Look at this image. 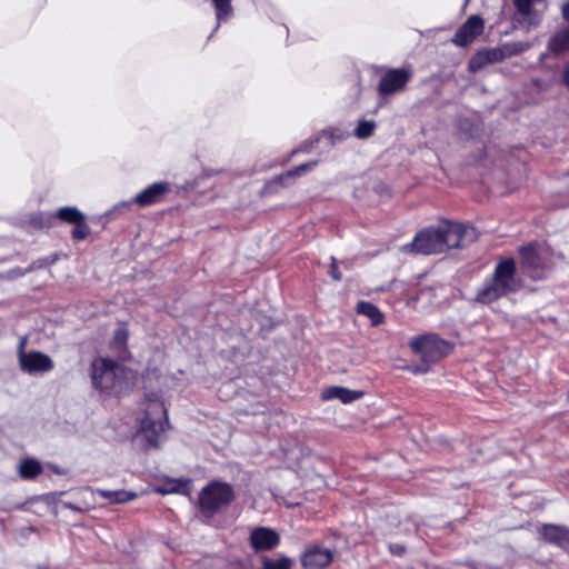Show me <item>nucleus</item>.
Here are the masks:
<instances>
[{
	"label": "nucleus",
	"instance_id": "aec40b11",
	"mask_svg": "<svg viewBox=\"0 0 569 569\" xmlns=\"http://www.w3.org/2000/svg\"><path fill=\"white\" fill-rule=\"evenodd\" d=\"M18 471L21 478L33 479L41 473L42 467L40 462L34 459H24L20 462Z\"/></svg>",
	"mask_w": 569,
	"mask_h": 569
},
{
	"label": "nucleus",
	"instance_id": "473e14b6",
	"mask_svg": "<svg viewBox=\"0 0 569 569\" xmlns=\"http://www.w3.org/2000/svg\"><path fill=\"white\" fill-rule=\"evenodd\" d=\"M562 80H563L565 86L569 90V63L565 67Z\"/></svg>",
	"mask_w": 569,
	"mask_h": 569
},
{
	"label": "nucleus",
	"instance_id": "20e7f679",
	"mask_svg": "<svg viewBox=\"0 0 569 569\" xmlns=\"http://www.w3.org/2000/svg\"><path fill=\"white\" fill-rule=\"evenodd\" d=\"M520 262L523 270L536 280L546 278L547 272L553 267V251L545 242H535L518 248Z\"/></svg>",
	"mask_w": 569,
	"mask_h": 569
},
{
	"label": "nucleus",
	"instance_id": "72a5a7b5",
	"mask_svg": "<svg viewBox=\"0 0 569 569\" xmlns=\"http://www.w3.org/2000/svg\"><path fill=\"white\" fill-rule=\"evenodd\" d=\"M390 551L392 553L401 555L403 551V548L399 545L390 546Z\"/></svg>",
	"mask_w": 569,
	"mask_h": 569
},
{
	"label": "nucleus",
	"instance_id": "412c9836",
	"mask_svg": "<svg viewBox=\"0 0 569 569\" xmlns=\"http://www.w3.org/2000/svg\"><path fill=\"white\" fill-rule=\"evenodd\" d=\"M57 216L59 219L74 224L84 220L83 213L74 207L60 208Z\"/></svg>",
	"mask_w": 569,
	"mask_h": 569
},
{
	"label": "nucleus",
	"instance_id": "dca6fc26",
	"mask_svg": "<svg viewBox=\"0 0 569 569\" xmlns=\"http://www.w3.org/2000/svg\"><path fill=\"white\" fill-rule=\"evenodd\" d=\"M361 391L350 390L345 387L333 386L322 391L321 398L323 400L339 399L342 403H350L362 397Z\"/></svg>",
	"mask_w": 569,
	"mask_h": 569
},
{
	"label": "nucleus",
	"instance_id": "a878e982",
	"mask_svg": "<svg viewBox=\"0 0 569 569\" xmlns=\"http://www.w3.org/2000/svg\"><path fill=\"white\" fill-rule=\"evenodd\" d=\"M89 234V227L84 221L76 223V228L72 231V236L77 240H82Z\"/></svg>",
	"mask_w": 569,
	"mask_h": 569
},
{
	"label": "nucleus",
	"instance_id": "a211bd4d",
	"mask_svg": "<svg viewBox=\"0 0 569 569\" xmlns=\"http://www.w3.org/2000/svg\"><path fill=\"white\" fill-rule=\"evenodd\" d=\"M357 312L367 317L372 326H379L385 321L383 313L371 302L360 301L357 306Z\"/></svg>",
	"mask_w": 569,
	"mask_h": 569
},
{
	"label": "nucleus",
	"instance_id": "2eb2a0df",
	"mask_svg": "<svg viewBox=\"0 0 569 569\" xmlns=\"http://www.w3.org/2000/svg\"><path fill=\"white\" fill-rule=\"evenodd\" d=\"M169 191L170 184L168 182H156L138 193L132 201L140 207H149L160 202Z\"/></svg>",
	"mask_w": 569,
	"mask_h": 569
},
{
	"label": "nucleus",
	"instance_id": "f3484780",
	"mask_svg": "<svg viewBox=\"0 0 569 569\" xmlns=\"http://www.w3.org/2000/svg\"><path fill=\"white\" fill-rule=\"evenodd\" d=\"M94 492L111 503H124L137 498V493L128 490H103L96 489Z\"/></svg>",
	"mask_w": 569,
	"mask_h": 569
},
{
	"label": "nucleus",
	"instance_id": "2f4dec72",
	"mask_svg": "<svg viewBox=\"0 0 569 569\" xmlns=\"http://www.w3.org/2000/svg\"><path fill=\"white\" fill-rule=\"evenodd\" d=\"M562 17L566 21H569V1H566L561 6Z\"/></svg>",
	"mask_w": 569,
	"mask_h": 569
},
{
	"label": "nucleus",
	"instance_id": "c9c22d12",
	"mask_svg": "<svg viewBox=\"0 0 569 569\" xmlns=\"http://www.w3.org/2000/svg\"><path fill=\"white\" fill-rule=\"evenodd\" d=\"M66 507L70 508V509H76V507H73L72 505L70 503H66Z\"/></svg>",
	"mask_w": 569,
	"mask_h": 569
},
{
	"label": "nucleus",
	"instance_id": "bb28decb",
	"mask_svg": "<svg viewBox=\"0 0 569 569\" xmlns=\"http://www.w3.org/2000/svg\"><path fill=\"white\" fill-rule=\"evenodd\" d=\"M127 340H128L127 329L126 328L117 329L114 337H113V343L117 347L122 348L127 343Z\"/></svg>",
	"mask_w": 569,
	"mask_h": 569
},
{
	"label": "nucleus",
	"instance_id": "cd10ccee",
	"mask_svg": "<svg viewBox=\"0 0 569 569\" xmlns=\"http://www.w3.org/2000/svg\"><path fill=\"white\" fill-rule=\"evenodd\" d=\"M27 343H28V337L27 336L20 337L18 347H17L18 360L22 358V355H27L29 352V351H26Z\"/></svg>",
	"mask_w": 569,
	"mask_h": 569
},
{
	"label": "nucleus",
	"instance_id": "4be33fe9",
	"mask_svg": "<svg viewBox=\"0 0 569 569\" xmlns=\"http://www.w3.org/2000/svg\"><path fill=\"white\" fill-rule=\"evenodd\" d=\"M218 22L228 20L232 14L231 0H212Z\"/></svg>",
	"mask_w": 569,
	"mask_h": 569
},
{
	"label": "nucleus",
	"instance_id": "ddd939ff",
	"mask_svg": "<svg viewBox=\"0 0 569 569\" xmlns=\"http://www.w3.org/2000/svg\"><path fill=\"white\" fill-rule=\"evenodd\" d=\"M545 542L569 552V529L565 526L546 523L539 530Z\"/></svg>",
	"mask_w": 569,
	"mask_h": 569
},
{
	"label": "nucleus",
	"instance_id": "b1692460",
	"mask_svg": "<svg viewBox=\"0 0 569 569\" xmlns=\"http://www.w3.org/2000/svg\"><path fill=\"white\" fill-rule=\"evenodd\" d=\"M376 128V122L372 120H362L355 129V136L359 139H366L372 136Z\"/></svg>",
	"mask_w": 569,
	"mask_h": 569
},
{
	"label": "nucleus",
	"instance_id": "423d86ee",
	"mask_svg": "<svg viewBox=\"0 0 569 569\" xmlns=\"http://www.w3.org/2000/svg\"><path fill=\"white\" fill-rule=\"evenodd\" d=\"M409 345L425 362H436L451 351V345L433 333L413 337Z\"/></svg>",
	"mask_w": 569,
	"mask_h": 569
},
{
	"label": "nucleus",
	"instance_id": "c756f323",
	"mask_svg": "<svg viewBox=\"0 0 569 569\" xmlns=\"http://www.w3.org/2000/svg\"><path fill=\"white\" fill-rule=\"evenodd\" d=\"M54 261H56L54 258L53 259L44 258V259H41V260H38L37 262H34L33 266L31 267V269L42 268L44 266L52 264Z\"/></svg>",
	"mask_w": 569,
	"mask_h": 569
},
{
	"label": "nucleus",
	"instance_id": "9b49d317",
	"mask_svg": "<svg viewBox=\"0 0 569 569\" xmlns=\"http://www.w3.org/2000/svg\"><path fill=\"white\" fill-rule=\"evenodd\" d=\"M18 362L20 369L30 375L43 373L53 369L52 359L48 355L34 350L22 355Z\"/></svg>",
	"mask_w": 569,
	"mask_h": 569
},
{
	"label": "nucleus",
	"instance_id": "5701e85b",
	"mask_svg": "<svg viewBox=\"0 0 569 569\" xmlns=\"http://www.w3.org/2000/svg\"><path fill=\"white\" fill-rule=\"evenodd\" d=\"M292 560L288 557H281L272 560L264 558L262 561V569H291Z\"/></svg>",
	"mask_w": 569,
	"mask_h": 569
},
{
	"label": "nucleus",
	"instance_id": "f8f14e48",
	"mask_svg": "<svg viewBox=\"0 0 569 569\" xmlns=\"http://www.w3.org/2000/svg\"><path fill=\"white\" fill-rule=\"evenodd\" d=\"M332 551L320 545L308 546L302 553L301 563L305 569H322L331 563Z\"/></svg>",
	"mask_w": 569,
	"mask_h": 569
},
{
	"label": "nucleus",
	"instance_id": "0eeeda50",
	"mask_svg": "<svg viewBox=\"0 0 569 569\" xmlns=\"http://www.w3.org/2000/svg\"><path fill=\"white\" fill-rule=\"evenodd\" d=\"M234 497L229 483L213 481L200 492V506L204 512L214 513L221 507L229 505Z\"/></svg>",
	"mask_w": 569,
	"mask_h": 569
},
{
	"label": "nucleus",
	"instance_id": "6ab92c4d",
	"mask_svg": "<svg viewBox=\"0 0 569 569\" xmlns=\"http://www.w3.org/2000/svg\"><path fill=\"white\" fill-rule=\"evenodd\" d=\"M549 49L553 53H561L569 49V28L558 31L549 40Z\"/></svg>",
	"mask_w": 569,
	"mask_h": 569
},
{
	"label": "nucleus",
	"instance_id": "6e6552de",
	"mask_svg": "<svg viewBox=\"0 0 569 569\" xmlns=\"http://www.w3.org/2000/svg\"><path fill=\"white\" fill-rule=\"evenodd\" d=\"M528 48L527 44L523 43H512L505 44L501 48H491L479 50L472 58L469 60V71L478 72L483 69L488 64L497 63L506 59L507 57L520 53Z\"/></svg>",
	"mask_w": 569,
	"mask_h": 569
},
{
	"label": "nucleus",
	"instance_id": "39448f33",
	"mask_svg": "<svg viewBox=\"0 0 569 569\" xmlns=\"http://www.w3.org/2000/svg\"><path fill=\"white\" fill-rule=\"evenodd\" d=\"M168 427L167 409L162 401L153 400L147 407L146 416L140 422V433L150 447H157L160 437Z\"/></svg>",
	"mask_w": 569,
	"mask_h": 569
},
{
	"label": "nucleus",
	"instance_id": "f704fd0d",
	"mask_svg": "<svg viewBox=\"0 0 569 569\" xmlns=\"http://www.w3.org/2000/svg\"><path fill=\"white\" fill-rule=\"evenodd\" d=\"M427 370H428V368L426 367V368H421L419 370H416V372H426Z\"/></svg>",
	"mask_w": 569,
	"mask_h": 569
},
{
	"label": "nucleus",
	"instance_id": "393cba45",
	"mask_svg": "<svg viewBox=\"0 0 569 569\" xmlns=\"http://www.w3.org/2000/svg\"><path fill=\"white\" fill-rule=\"evenodd\" d=\"M315 166H316V162H308V163L300 164V166L296 167L295 169L288 171L286 173V177L301 176V174L306 173L307 171L311 170L312 168H315Z\"/></svg>",
	"mask_w": 569,
	"mask_h": 569
},
{
	"label": "nucleus",
	"instance_id": "f03ea898",
	"mask_svg": "<svg viewBox=\"0 0 569 569\" xmlns=\"http://www.w3.org/2000/svg\"><path fill=\"white\" fill-rule=\"evenodd\" d=\"M466 231L460 223L446 222L437 228H427L418 232L408 247L421 254L439 253L446 249L459 247Z\"/></svg>",
	"mask_w": 569,
	"mask_h": 569
},
{
	"label": "nucleus",
	"instance_id": "c85d7f7f",
	"mask_svg": "<svg viewBox=\"0 0 569 569\" xmlns=\"http://www.w3.org/2000/svg\"><path fill=\"white\" fill-rule=\"evenodd\" d=\"M330 274L331 277L336 280V281H339L341 280L342 276L340 273V271L338 270V267L336 264V259L332 258V264H331V269H330Z\"/></svg>",
	"mask_w": 569,
	"mask_h": 569
},
{
	"label": "nucleus",
	"instance_id": "9d476101",
	"mask_svg": "<svg viewBox=\"0 0 569 569\" xmlns=\"http://www.w3.org/2000/svg\"><path fill=\"white\" fill-rule=\"evenodd\" d=\"M485 29V21L479 16H470L466 22L457 30L452 42L458 47L470 44L479 37Z\"/></svg>",
	"mask_w": 569,
	"mask_h": 569
},
{
	"label": "nucleus",
	"instance_id": "7c9ffc66",
	"mask_svg": "<svg viewBox=\"0 0 569 569\" xmlns=\"http://www.w3.org/2000/svg\"><path fill=\"white\" fill-rule=\"evenodd\" d=\"M431 296H432V289L431 288H423V289H421L419 291V295L416 298V300L429 299V298H431Z\"/></svg>",
	"mask_w": 569,
	"mask_h": 569
},
{
	"label": "nucleus",
	"instance_id": "4468645a",
	"mask_svg": "<svg viewBox=\"0 0 569 569\" xmlns=\"http://www.w3.org/2000/svg\"><path fill=\"white\" fill-rule=\"evenodd\" d=\"M280 542L278 533L269 528L259 527L251 531L250 543L256 551L271 550Z\"/></svg>",
	"mask_w": 569,
	"mask_h": 569
},
{
	"label": "nucleus",
	"instance_id": "f257e3e1",
	"mask_svg": "<svg viewBox=\"0 0 569 569\" xmlns=\"http://www.w3.org/2000/svg\"><path fill=\"white\" fill-rule=\"evenodd\" d=\"M520 287L521 280L517 277L516 261L512 258H501L497 262L492 276L486 279L478 290L476 301L489 305L518 291Z\"/></svg>",
	"mask_w": 569,
	"mask_h": 569
},
{
	"label": "nucleus",
	"instance_id": "7ed1b4c3",
	"mask_svg": "<svg viewBox=\"0 0 569 569\" xmlns=\"http://www.w3.org/2000/svg\"><path fill=\"white\" fill-rule=\"evenodd\" d=\"M123 367L108 358H97L91 363L93 386L102 392L119 393L129 387L131 377Z\"/></svg>",
	"mask_w": 569,
	"mask_h": 569
},
{
	"label": "nucleus",
	"instance_id": "1a4fd4ad",
	"mask_svg": "<svg viewBox=\"0 0 569 569\" xmlns=\"http://www.w3.org/2000/svg\"><path fill=\"white\" fill-rule=\"evenodd\" d=\"M411 76V72L405 68L389 69L380 79L378 86L379 94L391 96L402 91Z\"/></svg>",
	"mask_w": 569,
	"mask_h": 569
}]
</instances>
